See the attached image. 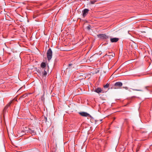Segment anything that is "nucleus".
I'll return each instance as SVG.
<instances>
[{
    "instance_id": "16",
    "label": "nucleus",
    "mask_w": 152,
    "mask_h": 152,
    "mask_svg": "<svg viewBox=\"0 0 152 152\" xmlns=\"http://www.w3.org/2000/svg\"><path fill=\"white\" fill-rule=\"evenodd\" d=\"M25 121V119H23H23H21V120H20V123H21V122H24Z\"/></svg>"
},
{
    "instance_id": "4",
    "label": "nucleus",
    "mask_w": 152,
    "mask_h": 152,
    "mask_svg": "<svg viewBox=\"0 0 152 152\" xmlns=\"http://www.w3.org/2000/svg\"><path fill=\"white\" fill-rule=\"evenodd\" d=\"M26 129H28V128H27V127H26ZM28 130L27 129H25V130H24L22 131L21 133H22L21 134H20V137L22 136H23V135H24L25 134H26V131H28L29 132H31V133H34V132L35 131L34 130H32L30 129L29 128H28Z\"/></svg>"
},
{
    "instance_id": "23",
    "label": "nucleus",
    "mask_w": 152,
    "mask_h": 152,
    "mask_svg": "<svg viewBox=\"0 0 152 152\" xmlns=\"http://www.w3.org/2000/svg\"><path fill=\"white\" fill-rule=\"evenodd\" d=\"M72 65V64H69L68 65V67H70V66H71Z\"/></svg>"
},
{
    "instance_id": "5",
    "label": "nucleus",
    "mask_w": 152,
    "mask_h": 152,
    "mask_svg": "<svg viewBox=\"0 0 152 152\" xmlns=\"http://www.w3.org/2000/svg\"><path fill=\"white\" fill-rule=\"evenodd\" d=\"M20 31L21 33V35H20L21 37L23 38L25 36H26V34L25 32V28H23L21 27H20Z\"/></svg>"
},
{
    "instance_id": "27",
    "label": "nucleus",
    "mask_w": 152,
    "mask_h": 152,
    "mask_svg": "<svg viewBox=\"0 0 152 152\" xmlns=\"http://www.w3.org/2000/svg\"><path fill=\"white\" fill-rule=\"evenodd\" d=\"M100 122H101L102 121V120H100Z\"/></svg>"
},
{
    "instance_id": "12",
    "label": "nucleus",
    "mask_w": 152,
    "mask_h": 152,
    "mask_svg": "<svg viewBox=\"0 0 152 152\" xmlns=\"http://www.w3.org/2000/svg\"><path fill=\"white\" fill-rule=\"evenodd\" d=\"M115 55L114 53H112L111 52H108V53H107L105 55V56H112V57H114L115 56Z\"/></svg>"
},
{
    "instance_id": "11",
    "label": "nucleus",
    "mask_w": 152,
    "mask_h": 152,
    "mask_svg": "<svg viewBox=\"0 0 152 152\" xmlns=\"http://www.w3.org/2000/svg\"><path fill=\"white\" fill-rule=\"evenodd\" d=\"M119 40V39L117 38H111L110 41L111 42H116Z\"/></svg>"
},
{
    "instance_id": "24",
    "label": "nucleus",
    "mask_w": 152,
    "mask_h": 152,
    "mask_svg": "<svg viewBox=\"0 0 152 152\" xmlns=\"http://www.w3.org/2000/svg\"><path fill=\"white\" fill-rule=\"evenodd\" d=\"M145 51L146 53V52H149V51L148 50H147V49L146 48H145Z\"/></svg>"
},
{
    "instance_id": "26",
    "label": "nucleus",
    "mask_w": 152,
    "mask_h": 152,
    "mask_svg": "<svg viewBox=\"0 0 152 152\" xmlns=\"http://www.w3.org/2000/svg\"><path fill=\"white\" fill-rule=\"evenodd\" d=\"M132 137H134V135L133 134H132Z\"/></svg>"
},
{
    "instance_id": "22",
    "label": "nucleus",
    "mask_w": 152,
    "mask_h": 152,
    "mask_svg": "<svg viewBox=\"0 0 152 152\" xmlns=\"http://www.w3.org/2000/svg\"><path fill=\"white\" fill-rule=\"evenodd\" d=\"M123 88L126 90H127L128 89V88L127 87H123Z\"/></svg>"
},
{
    "instance_id": "1",
    "label": "nucleus",
    "mask_w": 152,
    "mask_h": 152,
    "mask_svg": "<svg viewBox=\"0 0 152 152\" xmlns=\"http://www.w3.org/2000/svg\"><path fill=\"white\" fill-rule=\"evenodd\" d=\"M17 97L18 96H16L13 99L10 101L8 104L4 107V111H5L7 109V108L10 106L11 104L14 103L15 101L18 102Z\"/></svg>"
},
{
    "instance_id": "18",
    "label": "nucleus",
    "mask_w": 152,
    "mask_h": 152,
    "mask_svg": "<svg viewBox=\"0 0 152 152\" xmlns=\"http://www.w3.org/2000/svg\"><path fill=\"white\" fill-rule=\"evenodd\" d=\"M44 119L45 121V122H46L47 121V118L45 116L44 117Z\"/></svg>"
},
{
    "instance_id": "2",
    "label": "nucleus",
    "mask_w": 152,
    "mask_h": 152,
    "mask_svg": "<svg viewBox=\"0 0 152 152\" xmlns=\"http://www.w3.org/2000/svg\"><path fill=\"white\" fill-rule=\"evenodd\" d=\"M97 37L101 39H106L109 38V37L105 34H99L97 35Z\"/></svg>"
},
{
    "instance_id": "7",
    "label": "nucleus",
    "mask_w": 152,
    "mask_h": 152,
    "mask_svg": "<svg viewBox=\"0 0 152 152\" xmlns=\"http://www.w3.org/2000/svg\"><path fill=\"white\" fill-rule=\"evenodd\" d=\"M89 10L87 9H85L82 11L83 18H85L88 14Z\"/></svg>"
},
{
    "instance_id": "9",
    "label": "nucleus",
    "mask_w": 152,
    "mask_h": 152,
    "mask_svg": "<svg viewBox=\"0 0 152 152\" xmlns=\"http://www.w3.org/2000/svg\"><path fill=\"white\" fill-rule=\"evenodd\" d=\"M95 92L99 94L100 93H104L105 92H106V91H104L103 89H102L100 88H98L95 89V90L94 91Z\"/></svg>"
},
{
    "instance_id": "20",
    "label": "nucleus",
    "mask_w": 152,
    "mask_h": 152,
    "mask_svg": "<svg viewBox=\"0 0 152 152\" xmlns=\"http://www.w3.org/2000/svg\"><path fill=\"white\" fill-rule=\"evenodd\" d=\"M151 86H146L145 87V88L147 89V90H148V88H150V87H151Z\"/></svg>"
},
{
    "instance_id": "25",
    "label": "nucleus",
    "mask_w": 152,
    "mask_h": 152,
    "mask_svg": "<svg viewBox=\"0 0 152 152\" xmlns=\"http://www.w3.org/2000/svg\"><path fill=\"white\" fill-rule=\"evenodd\" d=\"M136 90V91H142V90H141L136 89V90Z\"/></svg>"
},
{
    "instance_id": "21",
    "label": "nucleus",
    "mask_w": 152,
    "mask_h": 152,
    "mask_svg": "<svg viewBox=\"0 0 152 152\" xmlns=\"http://www.w3.org/2000/svg\"><path fill=\"white\" fill-rule=\"evenodd\" d=\"M25 88V86H22V87H21L20 88H19V89H20H20H21V88Z\"/></svg>"
},
{
    "instance_id": "17",
    "label": "nucleus",
    "mask_w": 152,
    "mask_h": 152,
    "mask_svg": "<svg viewBox=\"0 0 152 152\" xmlns=\"http://www.w3.org/2000/svg\"><path fill=\"white\" fill-rule=\"evenodd\" d=\"M96 2V1H91V4H94Z\"/></svg>"
},
{
    "instance_id": "3",
    "label": "nucleus",
    "mask_w": 152,
    "mask_h": 152,
    "mask_svg": "<svg viewBox=\"0 0 152 152\" xmlns=\"http://www.w3.org/2000/svg\"><path fill=\"white\" fill-rule=\"evenodd\" d=\"M52 52L51 48H50L47 51V57L48 61L50 60L52 58Z\"/></svg>"
},
{
    "instance_id": "19",
    "label": "nucleus",
    "mask_w": 152,
    "mask_h": 152,
    "mask_svg": "<svg viewBox=\"0 0 152 152\" xmlns=\"http://www.w3.org/2000/svg\"><path fill=\"white\" fill-rule=\"evenodd\" d=\"M91 26L90 25L88 26L87 27V28L88 29V30H89L91 29Z\"/></svg>"
},
{
    "instance_id": "8",
    "label": "nucleus",
    "mask_w": 152,
    "mask_h": 152,
    "mask_svg": "<svg viewBox=\"0 0 152 152\" xmlns=\"http://www.w3.org/2000/svg\"><path fill=\"white\" fill-rule=\"evenodd\" d=\"M79 114L81 116L83 117H91V115L89 114L84 112H79Z\"/></svg>"
},
{
    "instance_id": "6",
    "label": "nucleus",
    "mask_w": 152,
    "mask_h": 152,
    "mask_svg": "<svg viewBox=\"0 0 152 152\" xmlns=\"http://www.w3.org/2000/svg\"><path fill=\"white\" fill-rule=\"evenodd\" d=\"M122 83L120 82H116L114 85V87L113 88L114 89H118L119 88V87L122 86Z\"/></svg>"
},
{
    "instance_id": "13",
    "label": "nucleus",
    "mask_w": 152,
    "mask_h": 152,
    "mask_svg": "<svg viewBox=\"0 0 152 152\" xmlns=\"http://www.w3.org/2000/svg\"><path fill=\"white\" fill-rule=\"evenodd\" d=\"M46 69H44L43 72V74L44 76H46L47 75V71L45 70Z\"/></svg>"
},
{
    "instance_id": "10",
    "label": "nucleus",
    "mask_w": 152,
    "mask_h": 152,
    "mask_svg": "<svg viewBox=\"0 0 152 152\" xmlns=\"http://www.w3.org/2000/svg\"><path fill=\"white\" fill-rule=\"evenodd\" d=\"M41 67L42 68V69H46V64L45 62H42L41 64Z\"/></svg>"
},
{
    "instance_id": "15",
    "label": "nucleus",
    "mask_w": 152,
    "mask_h": 152,
    "mask_svg": "<svg viewBox=\"0 0 152 152\" xmlns=\"http://www.w3.org/2000/svg\"><path fill=\"white\" fill-rule=\"evenodd\" d=\"M26 94H23L20 96V98H24V97H26Z\"/></svg>"
},
{
    "instance_id": "14",
    "label": "nucleus",
    "mask_w": 152,
    "mask_h": 152,
    "mask_svg": "<svg viewBox=\"0 0 152 152\" xmlns=\"http://www.w3.org/2000/svg\"><path fill=\"white\" fill-rule=\"evenodd\" d=\"M110 86V84L109 83H107L105 85H104V88H108Z\"/></svg>"
}]
</instances>
